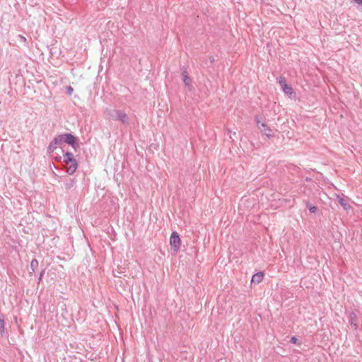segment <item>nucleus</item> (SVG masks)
Returning <instances> with one entry per match:
<instances>
[{"label": "nucleus", "instance_id": "f257e3e1", "mask_svg": "<svg viewBox=\"0 0 362 362\" xmlns=\"http://www.w3.org/2000/svg\"><path fill=\"white\" fill-rule=\"evenodd\" d=\"M105 113L109 119L120 122L124 125H128L129 124L130 118L124 110L119 109H106Z\"/></svg>", "mask_w": 362, "mask_h": 362}, {"label": "nucleus", "instance_id": "f03ea898", "mask_svg": "<svg viewBox=\"0 0 362 362\" xmlns=\"http://www.w3.org/2000/svg\"><path fill=\"white\" fill-rule=\"evenodd\" d=\"M64 162L66 164V172L69 175L74 174L77 168L78 163L72 153L66 152L64 156Z\"/></svg>", "mask_w": 362, "mask_h": 362}, {"label": "nucleus", "instance_id": "7ed1b4c3", "mask_svg": "<svg viewBox=\"0 0 362 362\" xmlns=\"http://www.w3.org/2000/svg\"><path fill=\"white\" fill-rule=\"evenodd\" d=\"M59 139H60L61 144L66 143L73 146L74 148H76L78 146L77 144H76V139L71 134L67 133L64 134L58 135Z\"/></svg>", "mask_w": 362, "mask_h": 362}, {"label": "nucleus", "instance_id": "20e7f679", "mask_svg": "<svg viewBox=\"0 0 362 362\" xmlns=\"http://www.w3.org/2000/svg\"><path fill=\"white\" fill-rule=\"evenodd\" d=\"M181 240L178 233L175 231L173 232L170 238V244L171 247L177 252L180 247Z\"/></svg>", "mask_w": 362, "mask_h": 362}, {"label": "nucleus", "instance_id": "39448f33", "mask_svg": "<svg viewBox=\"0 0 362 362\" xmlns=\"http://www.w3.org/2000/svg\"><path fill=\"white\" fill-rule=\"evenodd\" d=\"M256 122L259 129L262 132H264L267 137L270 138L273 136V135L271 134V129L265 122H262L258 117H256Z\"/></svg>", "mask_w": 362, "mask_h": 362}, {"label": "nucleus", "instance_id": "423d86ee", "mask_svg": "<svg viewBox=\"0 0 362 362\" xmlns=\"http://www.w3.org/2000/svg\"><path fill=\"white\" fill-rule=\"evenodd\" d=\"M60 144H62L60 139L57 136L49 143V146L47 148V152L49 153H52L55 149H57V146H59Z\"/></svg>", "mask_w": 362, "mask_h": 362}, {"label": "nucleus", "instance_id": "0eeeda50", "mask_svg": "<svg viewBox=\"0 0 362 362\" xmlns=\"http://www.w3.org/2000/svg\"><path fill=\"white\" fill-rule=\"evenodd\" d=\"M338 202L339 204L345 209L349 210L351 209V206L348 202L347 199H345L343 197L337 196Z\"/></svg>", "mask_w": 362, "mask_h": 362}, {"label": "nucleus", "instance_id": "6e6552de", "mask_svg": "<svg viewBox=\"0 0 362 362\" xmlns=\"http://www.w3.org/2000/svg\"><path fill=\"white\" fill-rule=\"evenodd\" d=\"M349 323L354 328H358V318L354 313H351L349 315Z\"/></svg>", "mask_w": 362, "mask_h": 362}, {"label": "nucleus", "instance_id": "1a4fd4ad", "mask_svg": "<svg viewBox=\"0 0 362 362\" xmlns=\"http://www.w3.org/2000/svg\"><path fill=\"white\" fill-rule=\"evenodd\" d=\"M264 277V273L263 272H258L254 274L252 277V283L255 284H259L260 283Z\"/></svg>", "mask_w": 362, "mask_h": 362}, {"label": "nucleus", "instance_id": "9d476101", "mask_svg": "<svg viewBox=\"0 0 362 362\" xmlns=\"http://www.w3.org/2000/svg\"><path fill=\"white\" fill-rule=\"evenodd\" d=\"M183 75V81L185 86H189L191 85L192 80L189 77H188L186 70L185 69L182 73Z\"/></svg>", "mask_w": 362, "mask_h": 362}, {"label": "nucleus", "instance_id": "9b49d317", "mask_svg": "<svg viewBox=\"0 0 362 362\" xmlns=\"http://www.w3.org/2000/svg\"><path fill=\"white\" fill-rule=\"evenodd\" d=\"M284 92L286 94V95H291L293 93V89L291 86H289L288 84L286 85H284V86L281 87Z\"/></svg>", "mask_w": 362, "mask_h": 362}, {"label": "nucleus", "instance_id": "f8f14e48", "mask_svg": "<svg viewBox=\"0 0 362 362\" xmlns=\"http://www.w3.org/2000/svg\"><path fill=\"white\" fill-rule=\"evenodd\" d=\"M38 267V262L37 259H33L30 262V268L32 272H34Z\"/></svg>", "mask_w": 362, "mask_h": 362}, {"label": "nucleus", "instance_id": "ddd939ff", "mask_svg": "<svg viewBox=\"0 0 362 362\" xmlns=\"http://www.w3.org/2000/svg\"><path fill=\"white\" fill-rule=\"evenodd\" d=\"M5 330V322L3 317L0 316V333L1 335L4 334Z\"/></svg>", "mask_w": 362, "mask_h": 362}, {"label": "nucleus", "instance_id": "4468645a", "mask_svg": "<svg viewBox=\"0 0 362 362\" xmlns=\"http://www.w3.org/2000/svg\"><path fill=\"white\" fill-rule=\"evenodd\" d=\"M278 80L281 87L287 84L286 78L283 76H280Z\"/></svg>", "mask_w": 362, "mask_h": 362}, {"label": "nucleus", "instance_id": "2eb2a0df", "mask_svg": "<svg viewBox=\"0 0 362 362\" xmlns=\"http://www.w3.org/2000/svg\"><path fill=\"white\" fill-rule=\"evenodd\" d=\"M307 206L310 213H315L317 211V207L315 206H309L308 203H307Z\"/></svg>", "mask_w": 362, "mask_h": 362}, {"label": "nucleus", "instance_id": "dca6fc26", "mask_svg": "<svg viewBox=\"0 0 362 362\" xmlns=\"http://www.w3.org/2000/svg\"><path fill=\"white\" fill-rule=\"evenodd\" d=\"M73 185H74V181L72 180H70L69 182H66L65 184V188L66 189H69L73 187Z\"/></svg>", "mask_w": 362, "mask_h": 362}, {"label": "nucleus", "instance_id": "f3484780", "mask_svg": "<svg viewBox=\"0 0 362 362\" xmlns=\"http://www.w3.org/2000/svg\"><path fill=\"white\" fill-rule=\"evenodd\" d=\"M290 342L292 343V344H300V343H298V339L297 337H292L290 339Z\"/></svg>", "mask_w": 362, "mask_h": 362}, {"label": "nucleus", "instance_id": "a211bd4d", "mask_svg": "<svg viewBox=\"0 0 362 362\" xmlns=\"http://www.w3.org/2000/svg\"><path fill=\"white\" fill-rule=\"evenodd\" d=\"M67 91H68L69 94H71L73 92V88L71 86H68Z\"/></svg>", "mask_w": 362, "mask_h": 362}]
</instances>
